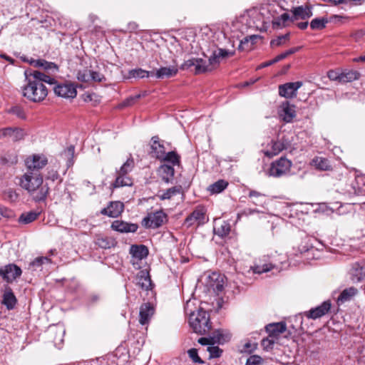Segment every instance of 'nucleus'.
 <instances>
[{
  "label": "nucleus",
  "instance_id": "obj_1",
  "mask_svg": "<svg viewBox=\"0 0 365 365\" xmlns=\"http://www.w3.org/2000/svg\"><path fill=\"white\" fill-rule=\"evenodd\" d=\"M26 83L22 88L23 96L33 102H41L48 95V89L44 83L56 84L54 78L40 71H26L24 73Z\"/></svg>",
  "mask_w": 365,
  "mask_h": 365
},
{
  "label": "nucleus",
  "instance_id": "obj_2",
  "mask_svg": "<svg viewBox=\"0 0 365 365\" xmlns=\"http://www.w3.org/2000/svg\"><path fill=\"white\" fill-rule=\"evenodd\" d=\"M234 53V51L227 49L217 48L212 52L207 61L201 58H192L185 61L180 68L187 70L194 67L195 74L209 72L215 69L220 64L222 59L232 56Z\"/></svg>",
  "mask_w": 365,
  "mask_h": 365
},
{
  "label": "nucleus",
  "instance_id": "obj_3",
  "mask_svg": "<svg viewBox=\"0 0 365 365\" xmlns=\"http://www.w3.org/2000/svg\"><path fill=\"white\" fill-rule=\"evenodd\" d=\"M43 177L38 172L26 171L21 178L20 185L35 201L44 200L49 191L47 185H43Z\"/></svg>",
  "mask_w": 365,
  "mask_h": 365
},
{
  "label": "nucleus",
  "instance_id": "obj_4",
  "mask_svg": "<svg viewBox=\"0 0 365 365\" xmlns=\"http://www.w3.org/2000/svg\"><path fill=\"white\" fill-rule=\"evenodd\" d=\"M190 302L186 303L185 311L189 314V324L192 330L200 334H205L210 329L209 314L199 309L197 312H192L189 309Z\"/></svg>",
  "mask_w": 365,
  "mask_h": 365
},
{
  "label": "nucleus",
  "instance_id": "obj_5",
  "mask_svg": "<svg viewBox=\"0 0 365 365\" xmlns=\"http://www.w3.org/2000/svg\"><path fill=\"white\" fill-rule=\"evenodd\" d=\"M135 166L133 158H129L116 172V178L112 184L113 187L118 188L124 186H131L133 179L128 174L133 170Z\"/></svg>",
  "mask_w": 365,
  "mask_h": 365
},
{
  "label": "nucleus",
  "instance_id": "obj_6",
  "mask_svg": "<svg viewBox=\"0 0 365 365\" xmlns=\"http://www.w3.org/2000/svg\"><path fill=\"white\" fill-rule=\"evenodd\" d=\"M291 145V141L285 135H279L277 140H272L262 150L264 155L272 158Z\"/></svg>",
  "mask_w": 365,
  "mask_h": 365
},
{
  "label": "nucleus",
  "instance_id": "obj_7",
  "mask_svg": "<svg viewBox=\"0 0 365 365\" xmlns=\"http://www.w3.org/2000/svg\"><path fill=\"white\" fill-rule=\"evenodd\" d=\"M292 163L285 157H281L270 165L268 173L269 176L279 178L287 175L292 168Z\"/></svg>",
  "mask_w": 365,
  "mask_h": 365
},
{
  "label": "nucleus",
  "instance_id": "obj_8",
  "mask_svg": "<svg viewBox=\"0 0 365 365\" xmlns=\"http://www.w3.org/2000/svg\"><path fill=\"white\" fill-rule=\"evenodd\" d=\"M48 163L47 158L43 154H33L28 156L25 160V165L27 171L38 172Z\"/></svg>",
  "mask_w": 365,
  "mask_h": 365
},
{
  "label": "nucleus",
  "instance_id": "obj_9",
  "mask_svg": "<svg viewBox=\"0 0 365 365\" xmlns=\"http://www.w3.org/2000/svg\"><path fill=\"white\" fill-rule=\"evenodd\" d=\"M166 215L161 210L149 213L142 220V225L145 228H158L160 227Z\"/></svg>",
  "mask_w": 365,
  "mask_h": 365
},
{
  "label": "nucleus",
  "instance_id": "obj_10",
  "mask_svg": "<svg viewBox=\"0 0 365 365\" xmlns=\"http://www.w3.org/2000/svg\"><path fill=\"white\" fill-rule=\"evenodd\" d=\"M205 286L214 292L218 294L222 290L224 284L223 276H221L219 273H207L205 275Z\"/></svg>",
  "mask_w": 365,
  "mask_h": 365
},
{
  "label": "nucleus",
  "instance_id": "obj_11",
  "mask_svg": "<svg viewBox=\"0 0 365 365\" xmlns=\"http://www.w3.org/2000/svg\"><path fill=\"white\" fill-rule=\"evenodd\" d=\"M21 273V269L14 264H9L0 268V276L8 283L14 282Z\"/></svg>",
  "mask_w": 365,
  "mask_h": 365
},
{
  "label": "nucleus",
  "instance_id": "obj_12",
  "mask_svg": "<svg viewBox=\"0 0 365 365\" xmlns=\"http://www.w3.org/2000/svg\"><path fill=\"white\" fill-rule=\"evenodd\" d=\"M56 95L65 98H73L77 91L74 85L71 82H63L56 85L53 88Z\"/></svg>",
  "mask_w": 365,
  "mask_h": 365
},
{
  "label": "nucleus",
  "instance_id": "obj_13",
  "mask_svg": "<svg viewBox=\"0 0 365 365\" xmlns=\"http://www.w3.org/2000/svg\"><path fill=\"white\" fill-rule=\"evenodd\" d=\"M25 135V131L19 128L9 127L0 129V138H6L14 142L22 140Z\"/></svg>",
  "mask_w": 365,
  "mask_h": 365
},
{
  "label": "nucleus",
  "instance_id": "obj_14",
  "mask_svg": "<svg viewBox=\"0 0 365 365\" xmlns=\"http://www.w3.org/2000/svg\"><path fill=\"white\" fill-rule=\"evenodd\" d=\"M331 308L329 301L324 302L321 305L311 309L308 312H304L302 314L308 319H316L324 316Z\"/></svg>",
  "mask_w": 365,
  "mask_h": 365
},
{
  "label": "nucleus",
  "instance_id": "obj_15",
  "mask_svg": "<svg viewBox=\"0 0 365 365\" xmlns=\"http://www.w3.org/2000/svg\"><path fill=\"white\" fill-rule=\"evenodd\" d=\"M279 117L286 123H290L296 116L295 106L286 101L282 103L278 111Z\"/></svg>",
  "mask_w": 365,
  "mask_h": 365
},
{
  "label": "nucleus",
  "instance_id": "obj_16",
  "mask_svg": "<svg viewBox=\"0 0 365 365\" xmlns=\"http://www.w3.org/2000/svg\"><path fill=\"white\" fill-rule=\"evenodd\" d=\"M302 85L299 81L284 83L279 86V93L286 98H292L297 95V91Z\"/></svg>",
  "mask_w": 365,
  "mask_h": 365
},
{
  "label": "nucleus",
  "instance_id": "obj_17",
  "mask_svg": "<svg viewBox=\"0 0 365 365\" xmlns=\"http://www.w3.org/2000/svg\"><path fill=\"white\" fill-rule=\"evenodd\" d=\"M124 205L120 201L110 202L108 205L102 209L101 213L110 217H118L123 212Z\"/></svg>",
  "mask_w": 365,
  "mask_h": 365
},
{
  "label": "nucleus",
  "instance_id": "obj_18",
  "mask_svg": "<svg viewBox=\"0 0 365 365\" xmlns=\"http://www.w3.org/2000/svg\"><path fill=\"white\" fill-rule=\"evenodd\" d=\"M27 62L36 68H41L45 73L49 75L50 72L56 73L58 71V68L56 64L52 62L46 61L44 59H34L31 58L28 60Z\"/></svg>",
  "mask_w": 365,
  "mask_h": 365
},
{
  "label": "nucleus",
  "instance_id": "obj_19",
  "mask_svg": "<svg viewBox=\"0 0 365 365\" xmlns=\"http://www.w3.org/2000/svg\"><path fill=\"white\" fill-rule=\"evenodd\" d=\"M111 228L121 233L135 232L138 225L135 223H129L123 220H115L111 224Z\"/></svg>",
  "mask_w": 365,
  "mask_h": 365
},
{
  "label": "nucleus",
  "instance_id": "obj_20",
  "mask_svg": "<svg viewBox=\"0 0 365 365\" xmlns=\"http://www.w3.org/2000/svg\"><path fill=\"white\" fill-rule=\"evenodd\" d=\"M154 307L150 303L143 304L140 307L139 322L142 325L148 324L154 314Z\"/></svg>",
  "mask_w": 365,
  "mask_h": 365
},
{
  "label": "nucleus",
  "instance_id": "obj_21",
  "mask_svg": "<svg viewBox=\"0 0 365 365\" xmlns=\"http://www.w3.org/2000/svg\"><path fill=\"white\" fill-rule=\"evenodd\" d=\"M205 222V214L202 209L195 210L186 219L185 224L190 227L194 224L197 225Z\"/></svg>",
  "mask_w": 365,
  "mask_h": 365
},
{
  "label": "nucleus",
  "instance_id": "obj_22",
  "mask_svg": "<svg viewBox=\"0 0 365 365\" xmlns=\"http://www.w3.org/2000/svg\"><path fill=\"white\" fill-rule=\"evenodd\" d=\"M292 13L293 16L291 17V21H294L298 19H308L312 16V10L308 6L304 7L301 6L294 8Z\"/></svg>",
  "mask_w": 365,
  "mask_h": 365
},
{
  "label": "nucleus",
  "instance_id": "obj_23",
  "mask_svg": "<svg viewBox=\"0 0 365 365\" xmlns=\"http://www.w3.org/2000/svg\"><path fill=\"white\" fill-rule=\"evenodd\" d=\"M267 332L269 336L274 338L286 331L287 327L284 322L272 323L266 326Z\"/></svg>",
  "mask_w": 365,
  "mask_h": 365
},
{
  "label": "nucleus",
  "instance_id": "obj_24",
  "mask_svg": "<svg viewBox=\"0 0 365 365\" xmlns=\"http://www.w3.org/2000/svg\"><path fill=\"white\" fill-rule=\"evenodd\" d=\"M351 279L354 282H359L365 278V267L355 263L351 271Z\"/></svg>",
  "mask_w": 365,
  "mask_h": 365
},
{
  "label": "nucleus",
  "instance_id": "obj_25",
  "mask_svg": "<svg viewBox=\"0 0 365 365\" xmlns=\"http://www.w3.org/2000/svg\"><path fill=\"white\" fill-rule=\"evenodd\" d=\"M152 153L156 158L160 160V158L165 156V147L159 142V138L157 136L152 138Z\"/></svg>",
  "mask_w": 365,
  "mask_h": 365
},
{
  "label": "nucleus",
  "instance_id": "obj_26",
  "mask_svg": "<svg viewBox=\"0 0 365 365\" xmlns=\"http://www.w3.org/2000/svg\"><path fill=\"white\" fill-rule=\"evenodd\" d=\"M159 172L164 182L169 183L172 181L175 174V170L173 166L164 164L160 167Z\"/></svg>",
  "mask_w": 365,
  "mask_h": 365
},
{
  "label": "nucleus",
  "instance_id": "obj_27",
  "mask_svg": "<svg viewBox=\"0 0 365 365\" xmlns=\"http://www.w3.org/2000/svg\"><path fill=\"white\" fill-rule=\"evenodd\" d=\"M182 192V186L178 185L168 188L165 190L162 191V193L158 194V197L161 200H170L174 196L180 194Z\"/></svg>",
  "mask_w": 365,
  "mask_h": 365
},
{
  "label": "nucleus",
  "instance_id": "obj_28",
  "mask_svg": "<svg viewBox=\"0 0 365 365\" xmlns=\"http://www.w3.org/2000/svg\"><path fill=\"white\" fill-rule=\"evenodd\" d=\"M130 253L133 257L138 259H142L148 256V250L145 245H132L130 249Z\"/></svg>",
  "mask_w": 365,
  "mask_h": 365
},
{
  "label": "nucleus",
  "instance_id": "obj_29",
  "mask_svg": "<svg viewBox=\"0 0 365 365\" xmlns=\"http://www.w3.org/2000/svg\"><path fill=\"white\" fill-rule=\"evenodd\" d=\"M178 68L173 66L170 67H162L157 70L155 76L158 78H170L177 74Z\"/></svg>",
  "mask_w": 365,
  "mask_h": 365
},
{
  "label": "nucleus",
  "instance_id": "obj_30",
  "mask_svg": "<svg viewBox=\"0 0 365 365\" xmlns=\"http://www.w3.org/2000/svg\"><path fill=\"white\" fill-rule=\"evenodd\" d=\"M357 293V289L353 287L344 289L337 298L338 304H343L355 296Z\"/></svg>",
  "mask_w": 365,
  "mask_h": 365
},
{
  "label": "nucleus",
  "instance_id": "obj_31",
  "mask_svg": "<svg viewBox=\"0 0 365 365\" xmlns=\"http://www.w3.org/2000/svg\"><path fill=\"white\" fill-rule=\"evenodd\" d=\"M230 339V334L223 330L217 329L215 331L211 336L212 343L223 344Z\"/></svg>",
  "mask_w": 365,
  "mask_h": 365
},
{
  "label": "nucleus",
  "instance_id": "obj_32",
  "mask_svg": "<svg viewBox=\"0 0 365 365\" xmlns=\"http://www.w3.org/2000/svg\"><path fill=\"white\" fill-rule=\"evenodd\" d=\"M228 186V182L225 180H218L207 187V191L211 194H219Z\"/></svg>",
  "mask_w": 365,
  "mask_h": 365
},
{
  "label": "nucleus",
  "instance_id": "obj_33",
  "mask_svg": "<svg viewBox=\"0 0 365 365\" xmlns=\"http://www.w3.org/2000/svg\"><path fill=\"white\" fill-rule=\"evenodd\" d=\"M277 262V259H273L272 262L269 264H256L253 267H252V269L255 273L262 274L264 272H267L271 270L272 268H274L276 266ZM279 262L280 263L282 262L281 259H279Z\"/></svg>",
  "mask_w": 365,
  "mask_h": 365
},
{
  "label": "nucleus",
  "instance_id": "obj_34",
  "mask_svg": "<svg viewBox=\"0 0 365 365\" xmlns=\"http://www.w3.org/2000/svg\"><path fill=\"white\" fill-rule=\"evenodd\" d=\"M259 37L257 35H252L244 38L239 46V48L242 50H251L253 45L255 43L256 40Z\"/></svg>",
  "mask_w": 365,
  "mask_h": 365
},
{
  "label": "nucleus",
  "instance_id": "obj_35",
  "mask_svg": "<svg viewBox=\"0 0 365 365\" xmlns=\"http://www.w3.org/2000/svg\"><path fill=\"white\" fill-rule=\"evenodd\" d=\"M312 165L321 170H329L331 166L329 161L324 158L316 157L312 160Z\"/></svg>",
  "mask_w": 365,
  "mask_h": 365
},
{
  "label": "nucleus",
  "instance_id": "obj_36",
  "mask_svg": "<svg viewBox=\"0 0 365 365\" xmlns=\"http://www.w3.org/2000/svg\"><path fill=\"white\" fill-rule=\"evenodd\" d=\"M2 303L8 309H12L14 307L16 303V299L11 290L5 292L3 296Z\"/></svg>",
  "mask_w": 365,
  "mask_h": 365
},
{
  "label": "nucleus",
  "instance_id": "obj_37",
  "mask_svg": "<svg viewBox=\"0 0 365 365\" xmlns=\"http://www.w3.org/2000/svg\"><path fill=\"white\" fill-rule=\"evenodd\" d=\"M289 21H291V17L287 13H284L279 16H277L273 19V27L275 29L285 27L287 25V22Z\"/></svg>",
  "mask_w": 365,
  "mask_h": 365
},
{
  "label": "nucleus",
  "instance_id": "obj_38",
  "mask_svg": "<svg viewBox=\"0 0 365 365\" xmlns=\"http://www.w3.org/2000/svg\"><path fill=\"white\" fill-rule=\"evenodd\" d=\"M96 244L101 248L108 249L114 245L115 241L107 237L98 236L96 239Z\"/></svg>",
  "mask_w": 365,
  "mask_h": 365
},
{
  "label": "nucleus",
  "instance_id": "obj_39",
  "mask_svg": "<svg viewBox=\"0 0 365 365\" xmlns=\"http://www.w3.org/2000/svg\"><path fill=\"white\" fill-rule=\"evenodd\" d=\"M51 259L47 257H38L35 258L32 262L29 263V269L32 271L36 270L38 268H40L41 265L44 263H50Z\"/></svg>",
  "mask_w": 365,
  "mask_h": 365
},
{
  "label": "nucleus",
  "instance_id": "obj_40",
  "mask_svg": "<svg viewBox=\"0 0 365 365\" xmlns=\"http://www.w3.org/2000/svg\"><path fill=\"white\" fill-rule=\"evenodd\" d=\"M153 72H150L142 68H136L130 70L128 73V75L129 78H143L153 76Z\"/></svg>",
  "mask_w": 365,
  "mask_h": 365
},
{
  "label": "nucleus",
  "instance_id": "obj_41",
  "mask_svg": "<svg viewBox=\"0 0 365 365\" xmlns=\"http://www.w3.org/2000/svg\"><path fill=\"white\" fill-rule=\"evenodd\" d=\"M38 215L36 212L22 213L19 217V222L22 224H29L34 221Z\"/></svg>",
  "mask_w": 365,
  "mask_h": 365
},
{
  "label": "nucleus",
  "instance_id": "obj_42",
  "mask_svg": "<svg viewBox=\"0 0 365 365\" xmlns=\"http://www.w3.org/2000/svg\"><path fill=\"white\" fill-rule=\"evenodd\" d=\"M161 160L171 163L173 165H178L180 156L174 151L165 153V156L160 158Z\"/></svg>",
  "mask_w": 365,
  "mask_h": 365
},
{
  "label": "nucleus",
  "instance_id": "obj_43",
  "mask_svg": "<svg viewBox=\"0 0 365 365\" xmlns=\"http://www.w3.org/2000/svg\"><path fill=\"white\" fill-rule=\"evenodd\" d=\"M328 20L325 18H316L314 19L310 23V27L313 30H321L326 26Z\"/></svg>",
  "mask_w": 365,
  "mask_h": 365
},
{
  "label": "nucleus",
  "instance_id": "obj_44",
  "mask_svg": "<svg viewBox=\"0 0 365 365\" xmlns=\"http://www.w3.org/2000/svg\"><path fill=\"white\" fill-rule=\"evenodd\" d=\"M214 231L215 234L220 237L227 236L230 231V224L226 222H223L220 226L215 227Z\"/></svg>",
  "mask_w": 365,
  "mask_h": 365
},
{
  "label": "nucleus",
  "instance_id": "obj_45",
  "mask_svg": "<svg viewBox=\"0 0 365 365\" xmlns=\"http://www.w3.org/2000/svg\"><path fill=\"white\" fill-rule=\"evenodd\" d=\"M290 34L289 33H287L284 35H282L279 36H277L276 38L272 39L270 42V45L272 47L274 46H280L282 45L285 44L287 41L289 40Z\"/></svg>",
  "mask_w": 365,
  "mask_h": 365
},
{
  "label": "nucleus",
  "instance_id": "obj_46",
  "mask_svg": "<svg viewBox=\"0 0 365 365\" xmlns=\"http://www.w3.org/2000/svg\"><path fill=\"white\" fill-rule=\"evenodd\" d=\"M359 73L356 71H349L346 73H341L340 82H351L358 78Z\"/></svg>",
  "mask_w": 365,
  "mask_h": 365
},
{
  "label": "nucleus",
  "instance_id": "obj_47",
  "mask_svg": "<svg viewBox=\"0 0 365 365\" xmlns=\"http://www.w3.org/2000/svg\"><path fill=\"white\" fill-rule=\"evenodd\" d=\"M77 78L80 81L86 83L90 82L92 79V71L88 69L81 71L78 73Z\"/></svg>",
  "mask_w": 365,
  "mask_h": 365
},
{
  "label": "nucleus",
  "instance_id": "obj_48",
  "mask_svg": "<svg viewBox=\"0 0 365 365\" xmlns=\"http://www.w3.org/2000/svg\"><path fill=\"white\" fill-rule=\"evenodd\" d=\"M46 179L53 182L58 180V183L62 182V179L61 178L58 171L53 168H48Z\"/></svg>",
  "mask_w": 365,
  "mask_h": 365
},
{
  "label": "nucleus",
  "instance_id": "obj_49",
  "mask_svg": "<svg viewBox=\"0 0 365 365\" xmlns=\"http://www.w3.org/2000/svg\"><path fill=\"white\" fill-rule=\"evenodd\" d=\"M138 284L145 289H148L151 286V279L148 276H141L138 280Z\"/></svg>",
  "mask_w": 365,
  "mask_h": 365
},
{
  "label": "nucleus",
  "instance_id": "obj_50",
  "mask_svg": "<svg viewBox=\"0 0 365 365\" xmlns=\"http://www.w3.org/2000/svg\"><path fill=\"white\" fill-rule=\"evenodd\" d=\"M75 153V148L73 146H69L65 151H64V155L67 157L68 158V166H71L73 165V158L74 156Z\"/></svg>",
  "mask_w": 365,
  "mask_h": 365
},
{
  "label": "nucleus",
  "instance_id": "obj_51",
  "mask_svg": "<svg viewBox=\"0 0 365 365\" xmlns=\"http://www.w3.org/2000/svg\"><path fill=\"white\" fill-rule=\"evenodd\" d=\"M4 197L6 200H8L11 202L16 201L18 198V194L13 189H8L4 191Z\"/></svg>",
  "mask_w": 365,
  "mask_h": 365
},
{
  "label": "nucleus",
  "instance_id": "obj_52",
  "mask_svg": "<svg viewBox=\"0 0 365 365\" xmlns=\"http://www.w3.org/2000/svg\"><path fill=\"white\" fill-rule=\"evenodd\" d=\"M50 331L51 333H55L58 335L54 338V343L56 344H60L63 341V337L65 333V331L63 329H56V330H54L53 329H51Z\"/></svg>",
  "mask_w": 365,
  "mask_h": 365
},
{
  "label": "nucleus",
  "instance_id": "obj_53",
  "mask_svg": "<svg viewBox=\"0 0 365 365\" xmlns=\"http://www.w3.org/2000/svg\"><path fill=\"white\" fill-rule=\"evenodd\" d=\"M207 350L210 353V358L220 357L222 354V350L218 346H210Z\"/></svg>",
  "mask_w": 365,
  "mask_h": 365
},
{
  "label": "nucleus",
  "instance_id": "obj_54",
  "mask_svg": "<svg viewBox=\"0 0 365 365\" xmlns=\"http://www.w3.org/2000/svg\"><path fill=\"white\" fill-rule=\"evenodd\" d=\"M190 358L195 363L202 364L203 361L200 358L196 349H190L187 351Z\"/></svg>",
  "mask_w": 365,
  "mask_h": 365
},
{
  "label": "nucleus",
  "instance_id": "obj_55",
  "mask_svg": "<svg viewBox=\"0 0 365 365\" xmlns=\"http://www.w3.org/2000/svg\"><path fill=\"white\" fill-rule=\"evenodd\" d=\"M262 358L257 355L251 356L248 358L246 365H259Z\"/></svg>",
  "mask_w": 365,
  "mask_h": 365
},
{
  "label": "nucleus",
  "instance_id": "obj_56",
  "mask_svg": "<svg viewBox=\"0 0 365 365\" xmlns=\"http://www.w3.org/2000/svg\"><path fill=\"white\" fill-rule=\"evenodd\" d=\"M301 47L298 46V47H294V48H292L282 53H280L282 56V58L284 59L285 58H287L288 56L289 55H292L297 51H299L300 50Z\"/></svg>",
  "mask_w": 365,
  "mask_h": 365
},
{
  "label": "nucleus",
  "instance_id": "obj_57",
  "mask_svg": "<svg viewBox=\"0 0 365 365\" xmlns=\"http://www.w3.org/2000/svg\"><path fill=\"white\" fill-rule=\"evenodd\" d=\"M11 112L21 118H24L25 117L24 112L20 107L16 106L12 108Z\"/></svg>",
  "mask_w": 365,
  "mask_h": 365
},
{
  "label": "nucleus",
  "instance_id": "obj_58",
  "mask_svg": "<svg viewBox=\"0 0 365 365\" xmlns=\"http://www.w3.org/2000/svg\"><path fill=\"white\" fill-rule=\"evenodd\" d=\"M104 79V76L103 74L92 71V79L91 81H96V82H101Z\"/></svg>",
  "mask_w": 365,
  "mask_h": 365
},
{
  "label": "nucleus",
  "instance_id": "obj_59",
  "mask_svg": "<svg viewBox=\"0 0 365 365\" xmlns=\"http://www.w3.org/2000/svg\"><path fill=\"white\" fill-rule=\"evenodd\" d=\"M328 77L331 81H340L341 73H338L334 71H330L328 72Z\"/></svg>",
  "mask_w": 365,
  "mask_h": 365
},
{
  "label": "nucleus",
  "instance_id": "obj_60",
  "mask_svg": "<svg viewBox=\"0 0 365 365\" xmlns=\"http://www.w3.org/2000/svg\"><path fill=\"white\" fill-rule=\"evenodd\" d=\"M274 343V341L273 338H271L269 336L267 339H263L262 341V346L266 349L271 348Z\"/></svg>",
  "mask_w": 365,
  "mask_h": 365
},
{
  "label": "nucleus",
  "instance_id": "obj_61",
  "mask_svg": "<svg viewBox=\"0 0 365 365\" xmlns=\"http://www.w3.org/2000/svg\"><path fill=\"white\" fill-rule=\"evenodd\" d=\"M140 98V95H137V96H132V97H130L128 98H127L124 102H123V106H131L136 100H138V98Z\"/></svg>",
  "mask_w": 365,
  "mask_h": 365
},
{
  "label": "nucleus",
  "instance_id": "obj_62",
  "mask_svg": "<svg viewBox=\"0 0 365 365\" xmlns=\"http://www.w3.org/2000/svg\"><path fill=\"white\" fill-rule=\"evenodd\" d=\"M198 342L202 345H207V344L213 345L214 344V343H212V341L211 339V336H210L209 338L202 337L198 339Z\"/></svg>",
  "mask_w": 365,
  "mask_h": 365
},
{
  "label": "nucleus",
  "instance_id": "obj_63",
  "mask_svg": "<svg viewBox=\"0 0 365 365\" xmlns=\"http://www.w3.org/2000/svg\"><path fill=\"white\" fill-rule=\"evenodd\" d=\"M250 197H254V198H262L264 197L262 194H261L259 192H257L255 190H251L249 193Z\"/></svg>",
  "mask_w": 365,
  "mask_h": 365
},
{
  "label": "nucleus",
  "instance_id": "obj_64",
  "mask_svg": "<svg viewBox=\"0 0 365 365\" xmlns=\"http://www.w3.org/2000/svg\"><path fill=\"white\" fill-rule=\"evenodd\" d=\"M106 361L103 359H96L90 362V365H104Z\"/></svg>",
  "mask_w": 365,
  "mask_h": 365
}]
</instances>
